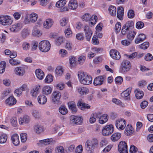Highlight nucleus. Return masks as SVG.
<instances>
[{
    "mask_svg": "<svg viewBox=\"0 0 153 153\" xmlns=\"http://www.w3.org/2000/svg\"><path fill=\"white\" fill-rule=\"evenodd\" d=\"M78 76L80 82L82 84L87 85L92 83L91 76L82 71H79Z\"/></svg>",
    "mask_w": 153,
    "mask_h": 153,
    "instance_id": "1",
    "label": "nucleus"
},
{
    "mask_svg": "<svg viewBox=\"0 0 153 153\" xmlns=\"http://www.w3.org/2000/svg\"><path fill=\"white\" fill-rule=\"evenodd\" d=\"M98 144V141L96 139L88 140L85 143L86 149L90 153H91L92 151L97 147Z\"/></svg>",
    "mask_w": 153,
    "mask_h": 153,
    "instance_id": "2",
    "label": "nucleus"
},
{
    "mask_svg": "<svg viewBox=\"0 0 153 153\" xmlns=\"http://www.w3.org/2000/svg\"><path fill=\"white\" fill-rule=\"evenodd\" d=\"M131 67L130 62L127 60H124L121 64L120 71L123 74H125L128 71Z\"/></svg>",
    "mask_w": 153,
    "mask_h": 153,
    "instance_id": "3",
    "label": "nucleus"
},
{
    "mask_svg": "<svg viewBox=\"0 0 153 153\" xmlns=\"http://www.w3.org/2000/svg\"><path fill=\"white\" fill-rule=\"evenodd\" d=\"M51 47L50 42L47 40H43L39 44V48L42 51L46 52L48 51Z\"/></svg>",
    "mask_w": 153,
    "mask_h": 153,
    "instance_id": "4",
    "label": "nucleus"
},
{
    "mask_svg": "<svg viewBox=\"0 0 153 153\" xmlns=\"http://www.w3.org/2000/svg\"><path fill=\"white\" fill-rule=\"evenodd\" d=\"M38 15L34 13H32L31 14H27L25 16L24 22L25 24L33 23L37 20Z\"/></svg>",
    "mask_w": 153,
    "mask_h": 153,
    "instance_id": "5",
    "label": "nucleus"
},
{
    "mask_svg": "<svg viewBox=\"0 0 153 153\" xmlns=\"http://www.w3.org/2000/svg\"><path fill=\"white\" fill-rule=\"evenodd\" d=\"M114 131L113 126L112 124L105 126L102 129V134L104 136H108L113 133Z\"/></svg>",
    "mask_w": 153,
    "mask_h": 153,
    "instance_id": "6",
    "label": "nucleus"
},
{
    "mask_svg": "<svg viewBox=\"0 0 153 153\" xmlns=\"http://www.w3.org/2000/svg\"><path fill=\"white\" fill-rule=\"evenodd\" d=\"M0 22L3 25H10L12 24L13 20L10 16L2 15L0 16Z\"/></svg>",
    "mask_w": 153,
    "mask_h": 153,
    "instance_id": "7",
    "label": "nucleus"
},
{
    "mask_svg": "<svg viewBox=\"0 0 153 153\" xmlns=\"http://www.w3.org/2000/svg\"><path fill=\"white\" fill-rule=\"evenodd\" d=\"M118 150L120 153H128V151L126 143L123 141L120 142L118 146Z\"/></svg>",
    "mask_w": 153,
    "mask_h": 153,
    "instance_id": "8",
    "label": "nucleus"
},
{
    "mask_svg": "<svg viewBox=\"0 0 153 153\" xmlns=\"http://www.w3.org/2000/svg\"><path fill=\"white\" fill-rule=\"evenodd\" d=\"M126 125V121L123 119H118L116 121V126L119 130H122L124 129Z\"/></svg>",
    "mask_w": 153,
    "mask_h": 153,
    "instance_id": "9",
    "label": "nucleus"
},
{
    "mask_svg": "<svg viewBox=\"0 0 153 153\" xmlns=\"http://www.w3.org/2000/svg\"><path fill=\"white\" fill-rule=\"evenodd\" d=\"M61 97V93L58 91H53L51 95L52 101L54 104L58 103Z\"/></svg>",
    "mask_w": 153,
    "mask_h": 153,
    "instance_id": "10",
    "label": "nucleus"
},
{
    "mask_svg": "<svg viewBox=\"0 0 153 153\" xmlns=\"http://www.w3.org/2000/svg\"><path fill=\"white\" fill-rule=\"evenodd\" d=\"M83 30L85 33V37L87 40L90 41L93 33L92 30L87 25L84 26Z\"/></svg>",
    "mask_w": 153,
    "mask_h": 153,
    "instance_id": "11",
    "label": "nucleus"
},
{
    "mask_svg": "<svg viewBox=\"0 0 153 153\" xmlns=\"http://www.w3.org/2000/svg\"><path fill=\"white\" fill-rule=\"evenodd\" d=\"M106 78V76L104 75L100 76L97 77L95 78L94 81V85L97 86L102 85Z\"/></svg>",
    "mask_w": 153,
    "mask_h": 153,
    "instance_id": "12",
    "label": "nucleus"
},
{
    "mask_svg": "<svg viewBox=\"0 0 153 153\" xmlns=\"http://www.w3.org/2000/svg\"><path fill=\"white\" fill-rule=\"evenodd\" d=\"M110 54L112 58L115 60H119L121 58L120 53L115 49L111 50L110 51Z\"/></svg>",
    "mask_w": 153,
    "mask_h": 153,
    "instance_id": "13",
    "label": "nucleus"
},
{
    "mask_svg": "<svg viewBox=\"0 0 153 153\" xmlns=\"http://www.w3.org/2000/svg\"><path fill=\"white\" fill-rule=\"evenodd\" d=\"M15 74L19 76H22L25 73V70L24 67L20 66L16 67L14 70Z\"/></svg>",
    "mask_w": 153,
    "mask_h": 153,
    "instance_id": "14",
    "label": "nucleus"
},
{
    "mask_svg": "<svg viewBox=\"0 0 153 153\" xmlns=\"http://www.w3.org/2000/svg\"><path fill=\"white\" fill-rule=\"evenodd\" d=\"M70 120L74 123L79 125L82 122V119L81 117L72 115L70 117Z\"/></svg>",
    "mask_w": 153,
    "mask_h": 153,
    "instance_id": "15",
    "label": "nucleus"
},
{
    "mask_svg": "<svg viewBox=\"0 0 153 153\" xmlns=\"http://www.w3.org/2000/svg\"><path fill=\"white\" fill-rule=\"evenodd\" d=\"M124 13V8L121 6L118 7L117 8V17L120 20H122Z\"/></svg>",
    "mask_w": 153,
    "mask_h": 153,
    "instance_id": "16",
    "label": "nucleus"
},
{
    "mask_svg": "<svg viewBox=\"0 0 153 153\" xmlns=\"http://www.w3.org/2000/svg\"><path fill=\"white\" fill-rule=\"evenodd\" d=\"M22 27V25L21 23H18L13 25L10 29L13 32H16L20 30Z\"/></svg>",
    "mask_w": 153,
    "mask_h": 153,
    "instance_id": "17",
    "label": "nucleus"
},
{
    "mask_svg": "<svg viewBox=\"0 0 153 153\" xmlns=\"http://www.w3.org/2000/svg\"><path fill=\"white\" fill-rule=\"evenodd\" d=\"M40 88V85H36L30 91L31 95L34 97H36L39 93Z\"/></svg>",
    "mask_w": 153,
    "mask_h": 153,
    "instance_id": "18",
    "label": "nucleus"
},
{
    "mask_svg": "<svg viewBox=\"0 0 153 153\" xmlns=\"http://www.w3.org/2000/svg\"><path fill=\"white\" fill-rule=\"evenodd\" d=\"M53 23V21L52 19H48L43 23L44 27L46 29H48L52 26Z\"/></svg>",
    "mask_w": 153,
    "mask_h": 153,
    "instance_id": "19",
    "label": "nucleus"
},
{
    "mask_svg": "<svg viewBox=\"0 0 153 153\" xmlns=\"http://www.w3.org/2000/svg\"><path fill=\"white\" fill-rule=\"evenodd\" d=\"M70 9L72 10L76 9L78 7V3L76 0H70L68 3Z\"/></svg>",
    "mask_w": 153,
    "mask_h": 153,
    "instance_id": "20",
    "label": "nucleus"
},
{
    "mask_svg": "<svg viewBox=\"0 0 153 153\" xmlns=\"http://www.w3.org/2000/svg\"><path fill=\"white\" fill-rule=\"evenodd\" d=\"M100 50L99 48H94L92 49V51H90L88 53V57L89 59L94 57L95 55V53L98 52Z\"/></svg>",
    "mask_w": 153,
    "mask_h": 153,
    "instance_id": "21",
    "label": "nucleus"
},
{
    "mask_svg": "<svg viewBox=\"0 0 153 153\" xmlns=\"http://www.w3.org/2000/svg\"><path fill=\"white\" fill-rule=\"evenodd\" d=\"M12 141L13 144L15 146H18L19 143V137L17 134H14L11 137Z\"/></svg>",
    "mask_w": 153,
    "mask_h": 153,
    "instance_id": "22",
    "label": "nucleus"
},
{
    "mask_svg": "<svg viewBox=\"0 0 153 153\" xmlns=\"http://www.w3.org/2000/svg\"><path fill=\"white\" fill-rule=\"evenodd\" d=\"M38 102L40 104L44 105L47 101V97L44 95H40L37 98Z\"/></svg>",
    "mask_w": 153,
    "mask_h": 153,
    "instance_id": "23",
    "label": "nucleus"
},
{
    "mask_svg": "<svg viewBox=\"0 0 153 153\" xmlns=\"http://www.w3.org/2000/svg\"><path fill=\"white\" fill-rule=\"evenodd\" d=\"M43 126L41 124H37L35 126L34 130L35 132L37 134H40L44 131Z\"/></svg>",
    "mask_w": 153,
    "mask_h": 153,
    "instance_id": "24",
    "label": "nucleus"
},
{
    "mask_svg": "<svg viewBox=\"0 0 153 153\" xmlns=\"http://www.w3.org/2000/svg\"><path fill=\"white\" fill-rule=\"evenodd\" d=\"M146 38L145 34L143 33L139 34L135 40V42L136 44H138L144 41Z\"/></svg>",
    "mask_w": 153,
    "mask_h": 153,
    "instance_id": "25",
    "label": "nucleus"
},
{
    "mask_svg": "<svg viewBox=\"0 0 153 153\" xmlns=\"http://www.w3.org/2000/svg\"><path fill=\"white\" fill-rule=\"evenodd\" d=\"M30 118L27 115H25L23 117H20L19 119V123L22 124L23 123H27L30 121Z\"/></svg>",
    "mask_w": 153,
    "mask_h": 153,
    "instance_id": "26",
    "label": "nucleus"
},
{
    "mask_svg": "<svg viewBox=\"0 0 153 153\" xmlns=\"http://www.w3.org/2000/svg\"><path fill=\"white\" fill-rule=\"evenodd\" d=\"M133 131V128L132 126L128 125L126 128L124 133L126 135L128 136L132 134Z\"/></svg>",
    "mask_w": 153,
    "mask_h": 153,
    "instance_id": "27",
    "label": "nucleus"
},
{
    "mask_svg": "<svg viewBox=\"0 0 153 153\" xmlns=\"http://www.w3.org/2000/svg\"><path fill=\"white\" fill-rule=\"evenodd\" d=\"M16 101V99L13 96H10L5 101L6 104L10 105H12L15 104Z\"/></svg>",
    "mask_w": 153,
    "mask_h": 153,
    "instance_id": "28",
    "label": "nucleus"
},
{
    "mask_svg": "<svg viewBox=\"0 0 153 153\" xmlns=\"http://www.w3.org/2000/svg\"><path fill=\"white\" fill-rule=\"evenodd\" d=\"M35 74L37 77L39 79H42L44 76V74L40 69H36L35 71Z\"/></svg>",
    "mask_w": 153,
    "mask_h": 153,
    "instance_id": "29",
    "label": "nucleus"
},
{
    "mask_svg": "<svg viewBox=\"0 0 153 153\" xmlns=\"http://www.w3.org/2000/svg\"><path fill=\"white\" fill-rule=\"evenodd\" d=\"M108 116L106 114H104L99 117V122L101 124H103L106 122L108 120Z\"/></svg>",
    "mask_w": 153,
    "mask_h": 153,
    "instance_id": "30",
    "label": "nucleus"
},
{
    "mask_svg": "<svg viewBox=\"0 0 153 153\" xmlns=\"http://www.w3.org/2000/svg\"><path fill=\"white\" fill-rule=\"evenodd\" d=\"M108 10L111 16H116L117 9L115 6L112 5L110 6L108 8Z\"/></svg>",
    "mask_w": 153,
    "mask_h": 153,
    "instance_id": "31",
    "label": "nucleus"
},
{
    "mask_svg": "<svg viewBox=\"0 0 153 153\" xmlns=\"http://www.w3.org/2000/svg\"><path fill=\"white\" fill-rule=\"evenodd\" d=\"M131 88H127L122 92L121 94V96L123 97H127V99H129V96L131 93Z\"/></svg>",
    "mask_w": 153,
    "mask_h": 153,
    "instance_id": "32",
    "label": "nucleus"
},
{
    "mask_svg": "<svg viewBox=\"0 0 153 153\" xmlns=\"http://www.w3.org/2000/svg\"><path fill=\"white\" fill-rule=\"evenodd\" d=\"M99 117V114L98 113H94L91 114L89 118V122L92 124L94 123L96 121V118Z\"/></svg>",
    "mask_w": 153,
    "mask_h": 153,
    "instance_id": "33",
    "label": "nucleus"
},
{
    "mask_svg": "<svg viewBox=\"0 0 153 153\" xmlns=\"http://www.w3.org/2000/svg\"><path fill=\"white\" fill-rule=\"evenodd\" d=\"M77 105L82 110H83L84 109L90 108V106L88 104L83 103L82 102L79 101L77 103Z\"/></svg>",
    "mask_w": 153,
    "mask_h": 153,
    "instance_id": "34",
    "label": "nucleus"
},
{
    "mask_svg": "<svg viewBox=\"0 0 153 153\" xmlns=\"http://www.w3.org/2000/svg\"><path fill=\"white\" fill-rule=\"evenodd\" d=\"M121 137V134L120 133H115L111 136V139L112 141L115 142L117 141Z\"/></svg>",
    "mask_w": 153,
    "mask_h": 153,
    "instance_id": "35",
    "label": "nucleus"
},
{
    "mask_svg": "<svg viewBox=\"0 0 153 153\" xmlns=\"http://www.w3.org/2000/svg\"><path fill=\"white\" fill-rule=\"evenodd\" d=\"M134 92L136 98L138 99H141L144 95L143 92L139 89H136L134 91Z\"/></svg>",
    "mask_w": 153,
    "mask_h": 153,
    "instance_id": "36",
    "label": "nucleus"
},
{
    "mask_svg": "<svg viewBox=\"0 0 153 153\" xmlns=\"http://www.w3.org/2000/svg\"><path fill=\"white\" fill-rule=\"evenodd\" d=\"M64 32L66 37L70 38L72 36V32L69 26L67 27L66 28Z\"/></svg>",
    "mask_w": 153,
    "mask_h": 153,
    "instance_id": "37",
    "label": "nucleus"
},
{
    "mask_svg": "<svg viewBox=\"0 0 153 153\" xmlns=\"http://www.w3.org/2000/svg\"><path fill=\"white\" fill-rule=\"evenodd\" d=\"M42 91L43 94L46 95H48L51 94L52 89L50 86H46L43 88Z\"/></svg>",
    "mask_w": 153,
    "mask_h": 153,
    "instance_id": "38",
    "label": "nucleus"
},
{
    "mask_svg": "<svg viewBox=\"0 0 153 153\" xmlns=\"http://www.w3.org/2000/svg\"><path fill=\"white\" fill-rule=\"evenodd\" d=\"M136 33L135 31L133 30H131L127 34V39L128 40L132 41L134 39Z\"/></svg>",
    "mask_w": 153,
    "mask_h": 153,
    "instance_id": "39",
    "label": "nucleus"
},
{
    "mask_svg": "<svg viewBox=\"0 0 153 153\" xmlns=\"http://www.w3.org/2000/svg\"><path fill=\"white\" fill-rule=\"evenodd\" d=\"M31 114L33 116L35 119H39L41 118V116L40 113L38 111L35 110H32Z\"/></svg>",
    "mask_w": 153,
    "mask_h": 153,
    "instance_id": "40",
    "label": "nucleus"
},
{
    "mask_svg": "<svg viewBox=\"0 0 153 153\" xmlns=\"http://www.w3.org/2000/svg\"><path fill=\"white\" fill-rule=\"evenodd\" d=\"M78 92L81 95L86 94L88 92V89L86 87H80L78 89Z\"/></svg>",
    "mask_w": 153,
    "mask_h": 153,
    "instance_id": "41",
    "label": "nucleus"
},
{
    "mask_svg": "<svg viewBox=\"0 0 153 153\" xmlns=\"http://www.w3.org/2000/svg\"><path fill=\"white\" fill-rule=\"evenodd\" d=\"M42 145H48L51 144L53 143V139L52 138L42 140L40 141Z\"/></svg>",
    "mask_w": 153,
    "mask_h": 153,
    "instance_id": "42",
    "label": "nucleus"
},
{
    "mask_svg": "<svg viewBox=\"0 0 153 153\" xmlns=\"http://www.w3.org/2000/svg\"><path fill=\"white\" fill-rule=\"evenodd\" d=\"M32 33L33 36L37 37H39L42 34V32L36 28H35L33 30Z\"/></svg>",
    "mask_w": 153,
    "mask_h": 153,
    "instance_id": "43",
    "label": "nucleus"
},
{
    "mask_svg": "<svg viewBox=\"0 0 153 153\" xmlns=\"http://www.w3.org/2000/svg\"><path fill=\"white\" fill-rule=\"evenodd\" d=\"M30 33V30L27 28H24L21 32L22 36L24 38H25L29 35Z\"/></svg>",
    "mask_w": 153,
    "mask_h": 153,
    "instance_id": "44",
    "label": "nucleus"
},
{
    "mask_svg": "<svg viewBox=\"0 0 153 153\" xmlns=\"http://www.w3.org/2000/svg\"><path fill=\"white\" fill-rule=\"evenodd\" d=\"M123 26L130 30H131L134 27V23L133 22L129 21L126 22Z\"/></svg>",
    "mask_w": 153,
    "mask_h": 153,
    "instance_id": "45",
    "label": "nucleus"
},
{
    "mask_svg": "<svg viewBox=\"0 0 153 153\" xmlns=\"http://www.w3.org/2000/svg\"><path fill=\"white\" fill-rule=\"evenodd\" d=\"M68 105L70 109H71L72 112H75L76 111V109L75 104L73 102H70L68 103Z\"/></svg>",
    "mask_w": 153,
    "mask_h": 153,
    "instance_id": "46",
    "label": "nucleus"
},
{
    "mask_svg": "<svg viewBox=\"0 0 153 153\" xmlns=\"http://www.w3.org/2000/svg\"><path fill=\"white\" fill-rule=\"evenodd\" d=\"M66 0H59L56 4V6L57 7H61L64 6L66 4Z\"/></svg>",
    "mask_w": 153,
    "mask_h": 153,
    "instance_id": "47",
    "label": "nucleus"
},
{
    "mask_svg": "<svg viewBox=\"0 0 153 153\" xmlns=\"http://www.w3.org/2000/svg\"><path fill=\"white\" fill-rule=\"evenodd\" d=\"M7 138V135L5 134H1L0 136V143H5Z\"/></svg>",
    "mask_w": 153,
    "mask_h": 153,
    "instance_id": "48",
    "label": "nucleus"
},
{
    "mask_svg": "<svg viewBox=\"0 0 153 153\" xmlns=\"http://www.w3.org/2000/svg\"><path fill=\"white\" fill-rule=\"evenodd\" d=\"M59 112L62 115H65L68 112V111L65 106L61 105L59 108Z\"/></svg>",
    "mask_w": 153,
    "mask_h": 153,
    "instance_id": "49",
    "label": "nucleus"
},
{
    "mask_svg": "<svg viewBox=\"0 0 153 153\" xmlns=\"http://www.w3.org/2000/svg\"><path fill=\"white\" fill-rule=\"evenodd\" d=\"M65 47L68 50L71 51L72 49L73 45L71 42L67 41L65 43Z\"/></svg>",
    "mask_w": 153,
    "mask_h": 153,
    "instance_id": "50",
    "label": "nucleus"
},
{
    "mask_svg": "<svg viewBox=\"0 0 153 153\" xmlns=\"http://www.w3.org/2000/svg\"><path fill=\"white\" fill-rule=\"evenodd\" d=\"M68 22V20L67 18H63L60 21V25L62 26H65Z\"/></svg>",
    "mask_w": 153,
    "mask_h": 153,
    "instance_id": "51",
    "label": "nucleus"
},
{
    "mask_svg": "<svg viewBox=\"0 0 153 153\" xmlns=\"http://www.w3.org/2000/svg\"><path fill=\"white\" fill-rule=\"evenodd\" d=\"M6 64L4 61H2L0 63V73H3L5 71Z\"/></svg>",
    "mask_w": 153,
    "mask_h": 153,
    "instance_id": "52",
    "label": "nucleus"
},
{
    "mask_svg": "<svg viewBox=\"0 0 153 153\" xmlns=\"http://www.w3.org/2000/svg\"><path fill=\"white\" fill-rule=\"evenodd\" d=\"M97 16L95 15H93L90 17V23L92 25H94L97 22Z\"/></svg>",
    "mask_w": 153,
    "mask_h": 153,
    "instance_id": "53",
    "label": "nucleus"
},
{
    "mask_svg": "<svg viewBox=\"0 0 153 153\" xmlns=\"http://www.w3.org/2000/svg\"><path fill=\"white\" fill-rule=\"evenodd\" d=\"M64 70L61 66H58L57 67L56 70V72L58 76H61L63 74Z\"/></svg>",
    "mask_w": 153,
    "mask_h": 153,
    "instance_id": "54",
    "label": "nucleus"
},
{
    "mask_svg": "<svg viewBox=\"0 0 153 153\" xmlns=\"http://www.w3.org/2000/svg\"><path fill=\"white\" fill-rule=\"evenodd\" d=\"M22 47L24 50L28 51L30 47V44L27 42H24L22 43Z\"/></svg>",
    "mask_w": 153,
    "mask_h": 153,
    "instance_id": "55",
    "label": "nucleus"
},
{
    "mask_svg": "<svg viewBox=\"0 0 153 153\" xmlns=\"http://www.w3.org/2000/svg\"><path fill=\"white\" fill-rule=\"evenodd\" d=\"M70 66L72 67L74 66L76 63L75 57L73 56H71L69 58Z\"/></svg>",
    "mask_w": 153,
    "mask_h": 153,
    "instance_id": "56",
    "label": "nucleus"
},
{
    "mask_svg": "<svg viewBox=\"0 0 153 153\" xmlns=\"http://www.w3.org/2000/svg\"><path fill=\"white\" fill-rule=\"evenodd\" d=\"M9 62L10 64L12 65H16L20 63V62L17 60L10 59L9 60Z\"/></svg>",
    "mask_w": 153,
    "mask_h": 153,
    "instance_id": "57",
    "label": "nucleus"
},
{
    "mask_svg": "<svg viewBox=\"0 0 153 153\" xmlns=\"http://www.w3.org/2000/svg\"><path fill=\"white\" fill-rule=\"evenodd\" d=\"M45 82L48 83L51 82L53 81V77L51 74H48L46 77L45 80Z\"/></svg>",
    "mask_w": 153,
    "mask_h": 153,
    "instance_id": "58",
    "label": "nucleus"
},
{
    "mask_svg": "<svg viewBox=\"0 0 153 153\" xmlns=\"http://www.w3.org/2000/svg\"><path fill=\"white\" fill-rule=\"evenodd\" d=\"M86 57L84 56H79L78 60V63L80 65H82L85 62Z\"/></svg>",
    "mask_w": 153,
    "mask_h": 153,
    "instance_id": "59",
    "label": "nucleus"
},
{
    "mask_svg": "<svg viewBox=\"0 0 153 153\" xmlns=\"http://www.w3.org/2000/svg\"><path fill=\"white\" fill-rule=\"evenodd\" d=\"M56 153H64V149L61 146H58L55 149Z\"/></svg>",
    "mask_w": 153,
    "mask_h": 153,
    "instance_id": "60",
    "label": "nucleus"
},
{
    "mask_svg": "<svg viewBox=\"0 0 153 153\" xmlns=\"http://www.w3.org/2000/svg\"><path fill=\"white\" fill-rule=\"evenodd\" d=\"M21 140L22 142L25 143L27 139V134L25 133H22L20 134Z\"/></svg>",
    "mask_w": 153,
    "mask_h": 153,
    "instance_id": "61",
    "label": "nucleus"
},
{
    "mask_svg": "<svg viewBox=\"0 0 153 153\" xmlns=\"http://www.w3.org/2000/svg\"><path fill=\"white\" fill-rule=\"evenodd\" d=\"M63 42V39L62 37H59L57 38L56 41V44L57 46L60 45Z\"/></svg>",
    "mask_w": 153,
    "mask_h": 153,
    "instance_id": "62",
    "label": "nucleus"
},
{
    "mask_svg": "<svg viewBox=\"0 0 153 153\" xmlns=\"http://www.w3.org/2000/svg\"><path fill=\"white\" fill-rule=\"evenodd\" d=\"M144 59L146 61H150L152 60L153 57L151 54L148 53L145 55Z\"/></svg>",
    "mask_w": 153,
    "mask_h": 153,
    "instance_id": "63",
    "label": "nucleus"
},
{
    "mask_svg": "<svg viewBox=\"0 0 153 153\" xmlns=\"http://www.w3.org/2000/svg\"><path fill=\"white\" fill-rule=\"evenodd\" d=\"M91 16L88 13H86L83 15L82 18V20L83 21H88L90 20Z\"/></svg>",
    "mask_w": 153,
    "mask_h": 153,
    "instance_id": "64",
    "label": "nucleus"
}]
</instances>
